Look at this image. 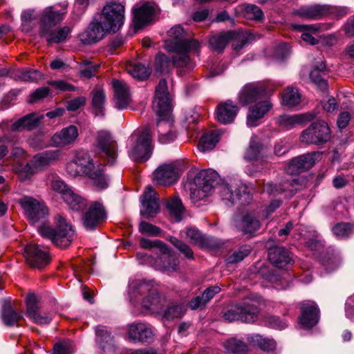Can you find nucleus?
Returning a JSON list of instances; mask_svg holds the SVG:
<instances>
[{"instance_id": "1", "label": "nucleus", "mask_w": 354, "mask_h": 354, "mask_svg": "<svg viewBox=\"0 0 354 354\" xmlns=\"http://www.w3.org/2000/svg\"><path fill=\"white\" fill-rule=\"evenodd\" d=\"M124 3L111 1L96 14L88 28L79 34L80 41L84 44H92L102 40L109 33H115L124 24L125 17Z\"/></svg>"}, {"instance_id": "2", "label": "nucleus", "mask_w": 354, "mask_h": 354, "mask_svg": "<svg viewBox=\"0 0 354 354\" xmlns=\"http://www.w3.org/2000/svg\"><path fill=\"white\" fill-rule=\"evenodd\" d=\"M152 106L158 117L157 127L159 142L167 144L174 141L176 134L172 129V122L169 120L171 99L165 79L160 80L156 88Z\"/></svg>"}, {"instance_id": "3", "label": "nucleus", "mask_w": 354, "mask_h": 354, "mask_svg": "<svg viewBox=\"0 0 354 354\" xmlns=\"http://www.w3.org/2000/svg\"><path fill=\"white\" fill-rule=\"evenodd\" d=\"M104 168L102 164L94 163L89 153L82 149L75 151L73 160L66 165V171L71 176H86L99 189L108 186Z\"/></svg>"}, {"instance_id": "4", "label": "nucleus", "mask_w": 354, "mask_h": 354, "mask_svg": "<svg viewBox=\"0 0 354 354\" xmlns=\"http://www.w3.org/2000/svg\"><path fill=\"white\" fill-rule=\"evenodd\" d=\"M55 222L56 224L55 227L44 223L38 228V232L42 237L50 239L56 246L60 248L69 246L75 237L72 225L61 215L55 216Z\"/></svg>"}, {"instance_id": "5", "label": "nucleus", "mask_w": 354, "mask_h": 354, "mask_svg": "<svg viewBox=\"0 0 354 354\" xmlns=\"http://www.w3.org/2000/svg\"><path fill=\"white\" fill-rule=\"evenodd\" d=\"M152 134L149 127L138 129L129 137L128 154L135 162H144L152 153Z\"/></svg>"}, {"instance_id": "6", "label": "nucleus", "mask_w": 354, "mask_h": 354, "mask_svg": "<svg viewBox=\"0 0 354 354\" xmlns=\"http://www.w3.org/2000/svg\"><path fill=\"white\" fill-rule=\"evenodd\" d=\"M168 38L165 41V49L169 52L186 53L190 51L197 52L199 43L196 39H189L186 32L180 25L173 26L167 32Z\"/></svg>"}, {"instance_id": "7", "label": "nucleus", "mask_w": 354, "mask_h": 354, "mask_svg": "<svg viewBox=\"0 0 354 354\" xmlns=\"http://www.w3.org/2000/svg\"><path fill=\"white\" fill-rule=\"evenodd\" d=\"M218 193L227 205L239 203L241 205L252 201V194L249 187L241 182L222 184L218 187Z\"/></svg>"}, {"instance_id": "8", "label": "nucleus", "mask_w": 354, "mask_h": 354, "mask_svg": "<svg viewBox=\"0 0 354 354\" xmlns=\"http://www.w3.org/2000/svg\"><path fill=\"white\" fill-rule=\"evenodd\" d=\"M171 58L166 55L158 53L155 58V68L161 73H168L171 66L181 68L179 71L189 72L194 69L195 63L191 60L186 53H175Z\"/></svg>"}, {"instance_id": "9", "label": "nucleus", "mask_w": 354, "mask_h": 354, "mask_svg": "<svg viewBox=\"0 0 354 354\" xmlns=\"http://www.w3.org/2000/svg\"><path fill=\"white\" fill-rule=\"evenodd\" d=\"M259 313L258 307L250 301H244L229 306L223 313V318L228 322L241 321L253 323Z\"/></svg>"}, {"instance_id": "10", "label": "nucleus", "mask_w": 354, "mask_h": 354, "mask_svg": "<svg viewBox=\"0 0 354 354\" xmlns=\"http://www.w3.org/2000/svg\"><path fill=\"white\" fill-rule=\"evenodd\" d=\"M68 3L66 1L45 8L39 15V33L55 28L64 19Z\"/></svg>"}, {"instance_id": "11", "label": "nucleus", "mask_w": 354, "mask_h": 354, "mask_svg": "<svg viewBox=\"0 0 354 354\" xmlns=\"http://www.w3.org/2000/svg\"><path fill=\"white\" fill-rule=\"evenodd\" d=\"M44 118V115L32 112L19 118L15 121L8 119L3 120L0 122V130L3 132L12 133L24 131H31L40 125Z\"/></svg>"}, {"instance_id": "12", "label": "nucleus", "mask_w": 354, "mask_h": 354, "mask_svg": "<svg viewBox=\"0 0 354 354\" xmlns=\"http://www.w3.org/2000/svg\"><path fill=\"white\" fill-rule=\"evenodd\" d=\"M330 139V130L326 122L319 120L312 123L304 130L299 137L300 142L306 145H323Z\"/></svg>"}, {"instance_id": "13", "label": "nucleus", "mask_w": 354, "mask_h": 354, "mask_svg": "<svg viewBox=\"0 0 354 354\" xmlns=\"http://www.w3.org/2000/svg\"><path fill=\"white\" fill-rule=\"evenodd\" d=\"M218 174L214 170L201 171L194 178L196 189L192 194L196 193L200 199L208 196L218 185Z\"/></svg>"}, {"instance_id": "14", "label": "nucleus", "mask_w": 354, "mask_h": 354, "mask_svg": "<svg viewBox=\"0 0 354 354\" xmlns=\"http://www.w3.org/2000/svg\"><path fill=\"white\" fill-rule=\"evenodd\" d=\"M267 97L265 86L260 82H251L244 85L240 90L237 100L242 106H247Z\"/></svg>"}, {"instance_id": "15", "label": "nucleus", "mask_w": 354, "mask_h": 354, "mask_svg": "<svg viewBox=\"0 0 354 354\" xmlns=\"http://www.w3.org/2000/svg\"><path fill=\"white\" fill-rule=\"evenodd\" d=\"M19 203L21 206L26 216L32 223L38 222L48 214V208L44 203L31 196H25L22 197L19 199Z\"/></svg>"}, {"instance_id": "16", "label": "nucleus", "mask_w": 354, "mask_h": 354, "mask_svg": "<svg viewBox=\"0 0 354 354\" xmlns=\"http://www.w3.org/2000/svg\"><path fill=\"white\" fill-rule=\"evenodd\" d=\"M96 148L107 158L109 163L112 165L115 162L118 158V144L109 132L101 131L97 133Z\"/></svg>"}, {"instance_id": "17", "label": "nucleus", "mask_w": 354, "mask_h": 354, "mask_svg": "<svg viewBox=\"0 0 354 354\" xmlns=\"http://www.w3.org/2000/svg\"><path fill=\"white\" fill-rule=\"evenodd\" d=\"M322 152L313 151L295 157L290 160L287 172L290 174H296L308 170L322 158Z\"/></svg>"}, {"instance_id": "18", "label": "nucleus", "mask_w": 354, "mask_h": 354, "mask_svg": "<svg viewBox=\"0 0 354 354\" xmlns=\"http://www.w3.org/2000/svg\"><path fill=\"white\" fill-rule=\"evenodd\" d=\"M24 257L31 267L41 269L50 262L48 251L37 244H29L24 248Z\"/></svg>"}, {"instance_id": "19", "label": "nucleus", "mask_w": 354, "mask_h": 354, "mask_svg": "<svg viewBox=\"0 0 354 354\" xmlns=\"http://www.w3.org/2000/svg\"><path fill=\"white\" fill-rule=\"evenodd\" d=\"M106 219V212L103 205L98 202H93L83 216V224L88 230L97 228Z\"/></svg>"}, {"instance_id": "20", "label": "nucleus", "mask_w": 354, "mask_h": 354, "mask_svg": "<svg viewBox=\"0 0 354 354\" xmlns=\"http://www.w3.org/2000/svg\"><path fill=\"white\" fill-rule=\"evenodd\" d=\"M301 315L299 322L304 328H311L319 319V310L317 304L313 301H305L300 304Z\"/></svg>"}, {"instance_id": "21", "label": "nucleus", "mask_w": 354, "mask_h": 354, "mask_svg": "<svg viewBox=\"0 0 354 354\" xmlns=\"http://www.w3.org/2000/svg\"><path fill=\"white\" fill-rule=\"evenodd\" d=\"M141 203L140 214L146 218L154 217L159 212L157 194L151 186L147 187L141 196Z\"/></svg>"}, {"instance_id": "22", "label": "nucleus", "mask_w": 354, "mask_h": 354, "mask_svg": "<svg viewBox=\"0 0 354 354\" xmlns=\"http://www.w3.org/2000/svg\"><path fill=\"white\" fill-rule=\"evenodd\" d=\"M79 136L78 128L73 124L56 132L51 138L53 147L64 148L75 144Z\"/></svg>"}, {"instance_id": "23", "label": "nucleus", "mask_w": 354, "mask_h": 354, "mask_svg": "<svg viewBox=\"0 0 354 354\" xmlns=\"http://www.w3.org/2000/svg\"><path fill=\"white\" fill-rule=\"evenodd\" d=\"M113 89V101L118 109H124L129 105L131 99L129 85L122 80L113 79L111 82Z\"/></svg>"}, {"instance_id": "24", "label": "nucleus", "mask_w": 354, "mask_h": 354, "mask_svg": "<svg viewBox=\"0 0 354 354\" xmlns=\"http://www.w3.org/2000/svg\"><path fill=\"white\" fill-rule=\"evenodd\" d=\"M156 12L153 3H145L133 10V23L135 29H140L147 25L151 20Z\"/></svg>"}, {"instance_id": "25", "label": "nucleus", "mask_w": 354, "mask_h": 354, "mask_svg": "<svg viewBox=\"0 0 354 354\" xmlns=\"http://www.w3.org/2000/svg\"><path fill=\"white\" fill-rule=\"evenodd\" d=\"M235 228L244 234H253L261 227V223L254 212H246L234 221Z\"/></svg>"}, {"instance_id": "26", "label": "nucleus", "mask_w": 354, "mask_h": 354, "mask_svg": "<svg viewBox=\"0 0 354 354\" xmlns=\"http://www.w3.org/2000/svg\"><path fill=\"white\" fill-rule=\"evenodd\" d=\"M178 178V169L173 165H162L153 172V181L159 185H171Z\"/></svg>"}, {"instance_id": "27", "label": "nucleus", "mask_w": 354, "mask_h": 354, "mask_svg": "<svg viewBox=\"0 0 354 354\" xmlns=\"http://www.w3.org/2000/svg\"><path fill=\"white\" fill-rule=\"evenodd\" d=\"M153 283L142 279L132 280L129 285V294L131 301L137 303L140 298L149 294H154Z\"/></svg>"}, {"instance_id": "28", "label": "nucleus", "mask_w": 354, "mask_h": 354, "mask_svg": "<svg viewBox=\"0 0 354 354\" xmlns=\"http://www.w3.org/2000/svg\"><path fill=\"white\" fill-rule=\"evenodd\" d=\"M268 259L275 267L286 269L293 265L294 261L290 252L283 247H274L269 250Z\"/></svg>"}, {"instance_id": "29", "label": "nucleus", "mask_w": 354, "mask_h": 354, "mask_svg": "<svg viewBox=\"0 0 354 354\" xmlns=\"http://www.w3.org/2000/svg\"><path fill=\"white\" fill-rule=\"evenodd\" d=\"M326 4L305 5L293 11V15L308 20H319L326 17Z\"/></svg>"}, {"instance_id": "30", "label": "nucleus", "mask_w": 354, "mask_h": 354, "mask_svg": "<svg viewBox=\"0 0 354 354\" xmlns=\"http://www.w3.org/2000/svg\"><path fill=\"white\" fill-rule=\"evenodd\" d=\"M128 337L134 342H148L153 337L151 328L145 323H133L128 326Z\"/></svg>"}, {"instance_id": "31", "label": "nucleus", "mask_w": 354, "mask_h": 354, "mask_svg": "<svg viewBox=\"0 0 354 354\" xmlns=\"http://www.w3.org/2000/svg\"><path fill=\"white\" fill-rule=\"evenodd\" d=\"M272 107V104L267 97L254 103V105L250 108L247 116L248 125L257 126V122L263 118Z\"/></svg>"}, {"instance_id": "32", "label": "nucleus", "mask_w": 354, "mask_h": 354, "mask_svg": "<svg viewBox=\"0 0 354 354\" xmlns=\"http://www.w3.org/2000/svg\"><path fill=\"white\" fill-rule=\"evenodd\" d=\"M27 315L37 324H48L51 321V317L49 315H40L39 313V306L37 296L30 293L26 298Z\"/></svg>"}, {"instance_id": "33", "label": "nucleus", "mask_w": 354, "mask_h": 354, "mask_svg": "<svg viewBox=\"0 0 354 354\" xmlns=\"http://www.w3.org/2000/svg\"><path fill=\"white\" fill-rule=\"evenodd\" d=\"M239 112L238 106L231 100L220 103L216 108L217 120L227 124L232 123Z\"/></svg>"}, {"instance_id": "34", "label": "nucleus", "mask_w": 354, "mask_h": 354, "mask_svg": "<svg viewBox=\"0 0 354 354\" xmlns=\"http://www.w3.org/2000/svg\"><path fill=\"white\" fill-rule=\"evenodd\" d=\"M61 157L62 152L60 150H48L35 155L31 159V164L34 166V168L40 170L57 162Z\"/></svg>"}, {"instance_id": "35", "label": "nucleus", "mask_w": 354, "mask_h": 354, "mask_svg": "<svg viewBox=\"0 0 354 354\" xmlns=\"http://www.w3.org/2000/svg\"><path fill=\"white\" fill-rule=\"evenodd\" d=\"M315 114L313 113H305L295 115H283L277 119V122L280 127L285 129H290L298 124L304 122H310L315 118Z\"/></svg>"}, {"instance_id": "36", "label": "nucleus", "mask_w": 354, "mask_h": 354, "mask_svg": "<svg viewBox=\"0 0 354 354\" xmlns=\"http://www.w3.org/2000/svg\"><path fill=\"white\" fill-rule=\"evenodd\" d=\"M298 182L297 180H286L279 185H274L268 183L264 185L263 191L269 194H280L283 192H288V196H292L297 189Z\"/></svg>"}, {"instance_id": "37", "label": "nucleus", "mask_w": 354, "mask_h": 354, "mask_svg": "<svg viewBox=\"0 0 354 354\" xmlns=\"http://www.w3.org/2000/svg\"><path fill=\"white\" fill-rule=\"evenodd\" d=\"M158 266H160L163 270L168 272H174L177 270L179 265L178 257L172 253L166 246V250H162L158 254V258L156 261Z\"/></svg>"}, {"instance_id": "38", "label": "nucleus", "mask_w": 354, "mask_h": 354, "mask_svg": "<svg viewBox=\"0 0 354 354\" xmlns=\"http://www.w3.org/2000/svg\"><path fill=\"white\" fill-rule=\"evenodd\" d=\"M70 32V27L64 26L58 29L50 28L46 30V32L39 33V35L48 44H59L65 41Z\"/></svg>"}, {"instance_id": "39", "label": "nucleus", "mask_w": 354, "mask_h": 354, "mask_svg": "<svg viewBox=\"0 0 354 354\" xmlns=\"http://www.w3.org/2000/svg\"><path fill=\"white\" fill-rule=\"evenodd\" d=\"M2 319L3 323L8 326H19V322L23 319L21 311L12 306L10 304L3 306Z\"/></svg>"}, {"instance_id": "40", "label": "nucleus", "mask_w": 354, "mask_h": 354, "mask_svg": "<svg viewBox=\"0 0 354 354\" xmlns=\"http://www.w3.org/2000/svg\"><path fill=\"white\" fill-rule=\"evenodd\" d=\"M233 35L234 31L231 30L212 36L209 39L211 48L218 53H222Z\"/></svg>"}, {"instance_id": "41", "label": "nucleus", "mask_w": 354, "mask_h": 354, "mask_svg": "<svg viewBox=\"0 0 354 354\" xmlns=\"http://www.w3.org/2000/svg\"><path fill=\"white\" fill-rule=\"evenodd\" d=\"M165 303V300L162 299L156 290H154V294H149L143 297L142 306L153 313H159L162 311V306Z\"/></svg>"}, {"instance_id": "42", "label": "nucleus", "mask_w": 354, "mask_h": 354, "mask_svg": "<svg viewBox=\"0 0 354 354\" xmlns=\"http://www.w3.org/2000/svg\"><path fill=\"white\" fill-rule=\"evenodd\" d=\"M326 67L324 62H321L319 66H315L310 74V80L315 83L320 90L325 91L328 89V83L324 77L326 75Z\"/></svg>"}, {"instance_id": "43", "label": "nucleus", "mask_w": 354, "mask_h": 354, "mask_svg": "<svg viewBox=\"0 0 354 354\" xmlns=\"http://www.w3.org/2000/svg\"><path fill=\"white\" fill-rule=\"evenodd\" d=\"M64 201L72 209L80 212L84 210L87 206V202L85 198L75 193L72 189L70 192H66Z\"/></svg>"}, {"instance_id": "44", "label": "nucleus", "mask_w": 354, "mask_h": 354, "mask_svg": "<svg viewBox=\"0 0 354 354\" xmlns=\"http://www.w3.org/2000/svg\"><path fill=\"white\" fill-rule=\"evenodd\" d=\"M247 340L252 346H257L266 351L274 350L276 345L273 339L263 337L258 334L248 335Z\"/></svg>"}, {"instance_id": "45", "label": "nucleus", "mask_w": 354, "mask_h": 354, "mask_svg": "<svg viewBox=\"0 0 354 354\" xmlns=\"http://www.w3.org/2000/svg\"><path fill=\"white\" fill-rule=\"evenodd\" d=\"M219 137L220 133L217 130L204 134L199 141L198 149L203 152L212 149L218 142Z\"/></svg>"}, {"instance_id": "46", "label": "nucleus", "mask_w": 354, "mask_h": 354, "mask_svg": "<svg viewBox=\"0 0 354 354\" xmlns=\"http://www.w3.org/2000/svg\"><path fill=\"white\" fill-rule=\"evenodd\" d=\"M292 27L294 30L301 32V39L307 44L315 45L318 43V40L311 35L317 32L318 28L316 26L292 24Z\"/></svg>"}, {"instance_id": "47", "label": "nucleus", "mask_w": 354, "mask_h": 354, "mask_svg": "<svg viewBox=\"0 0 354 354\" xmlns=\"http://www.w3.org/2000/svg\"><path fill=\"white\" fill-rule=\"evenodd\" d=\"M127 70L132 77L140 80H146L150 75L149 68L139 62H129L127 66Z\"/></svg>"}, {"instance_id": "48", "label": "nucleus", "mask_w": 354, "mask_h": 354, "mask_svg": "<svg viewBox=\"0 0 354 354\" xmlns=\"http://www.w3.org/2000/svg\"><path fill=\"white\" fill-rule=\"evenodd\" d=\"M301 102V94L297 88L288 86L282 93L283 104L292 107Z\"/></svg>"}, {"instance_id": "49", "label": "nucleus", "mask_w": 354, "mask_h": 354, "mask_svg": "<svg viewBox=\"0 0 354 354\" xmlns=\"http://www.w3.org/2000/svg\"><path fill=\"white\" fill-rule=\"evenodd\" d=\"M167 207L169 210L171 217L175 221H180L182 219V215L184 212V207L182 202L178 197H174L167 203Z\"/></svg>"}, {"instance_id": "50", "label": "nucleus", "mask_w": 354, "mask_h": 354, "mask_svg": "<svg viewBox=\"0 0 354 354\" xmlns=\"http://www.w3.org/2000/svg\"><path fill=\"white\" fill-rule=\"evenodd\" d=\"M106 100L105 93L102 89L97 88L93 91L92 106L96 115H104V106Z\"/></svg>"}, {"instance_id": "51", "label": "nucleus", "mask_w": 354, "mask_h": 354, "mask_svg": "<svg viewBox=\"0 0 354 354\" xmlns=\"http://www.w3.org/2000/svg\"><path fill=\"white\" fill-rule=\"evenodd\" d=\"M225 350L233 354H245L248 351V346L243 341L232 337L224 343Z\"/></svg>"}, {"instance_id": "52", "label": "nucleus", "mask_w": 354, "mask_h": 354, "mask_svg": "<svg viewBox=\"0 0 354 354\" xmlns=\"http://www.w3.org/2000/svg\"><path fill=\"white\" fill-rule=\"evenodd\" d=\"M185 234L186 237L195 245L201 248H206L210 245L209 239L195 228H188Z\"/></svg>"}, {"instance_id": "53", "label": "nucleus", "mask_w": 354, "mask_h": 354, "mask_svg": "<svg viewBox=\"0 0 354 354\" xmlns=\"http://www.w3.org/2000/svg\"><path fill=\"white\" fill-rule=\"evenodd\" d=\"M185 308L182 305H170L165 309V305L162 306V311L159 313L167 320H171L176 318H180L185 314Z\"/></svg>"}, {"instance_id": "54", "label": "nucleus", "mask_w": 354, "mask_h": 354, "mask_svg": "<svg viewBox=\"0 0 354 354\" xmlns=\"http://www.w3.org/2000/svg\"><path fill=\"white\" fill-rule=\"evenodd\" d=\"M15 77L23 82H31L41 80L42 75L37 70L22 68L17 71Z\"/></svg>"}, {"instance_id": "55", "label": "nucleus", "mask_w": 354, "mask_h": 354, "mask_svg": "<svg viewBox=\"0 0 354 354\" xmlns=\"http://www.w3.org/2000/svg\"><path fill=\"white\" fill-rule=\"evenodd\" d=\"M36 18L37 15L34 9L24 10L21 15L22 30L26 32L31 31Z\"/></svg>"}, {"instance_id": "56", "label": "nucleus", "mask_w": 354, "mask_h": 354, "mask_svg": "<svg viewBox=\"0 0 354 354\" xmlns=\"http://www.w3.org/2000/svg\"><path fill=\"white\" fill-rule=\"evenodd\" d=\"M97 342L102 348L113 342V337L110 331L104 326H98L96 328Z\"/></svg>"}, {"instance_id": "57", "label": "nucleus", "mask_w": 354, "mask_h": 354, "mask_svg": "<svg viewBox=\"0 0 354 354\" xmlns=\"http://www.w3.org/2000/svg\"><path fill=\"white\" fill-rule=\"evenodd\" d=\"M252 248L250 245H241L227 257V261L228 263H238L248 257L250 254Z\"/></svg>"}, {"instance_id": "58", "label": "nucleus", "mask_w": 354, "mask_h": 354, "mask_svg": "<svg viewBox=\"0 0 354 354\" xmlns=\"http://www.w3.org/2000/svg\"><path fill=\"white\" fill-rule=\"evenodd\" d=\"M19 141L17 136H12L4 134L0 136V160L6 156L8 153V147L6 145L7 143L11 145H16Z\"/></svg>"}, {"instance_id": "59", "label": "nucleus", "mask_w": 354, "mask_h": 354, "mask_svg": "<svg viewBox=\"0 0 354 354\" xmlns=\"http://www.w3.org/2000/svg\"><path fill=\"white\" fill-rule=\"evenodd\" d=\"M263 151L264 148L261 144L252 141L245 156L250 160H257L263 157Z\"/></svg>"}, {"instance_id": "60", "label": "nucleus", "mask_w": 354, "mask_h": 354, "mask_svg": "<svg viewBox=\"0 0 354 354\" xmlns=\"http://www.w3.org/2000/svg\"><path fill=\"white\" fill-rule=\"evenodd\" d=\"M170 243L175 246L185 257L189 259H194V252L189 245L176 237L171 236Z\"/></svg>"}, {"instance_id": "61", "label": "nucleus", "mask_w": 354, "mask_h": 354, "mask_svg": "<svg viewBox=\"0 0 354 354\" xmlns=\"http://www.w3.org/2000/svg\"><path fill=\"white\" fill-rule=\"evenodd\" d=\"M326 17H330L336 19H341L349 13L346 7L335 6L326 4Z\"/></svg>"}, {"instance_id": "62", "label": "nucleus", "mask_w": 354, "mask_h": 354, "mask_svg": "<svg viewBox=\"0 0 354 354\" xmlns=\"http://www.w3.org/2000/svg\"><path fill=\"white\" fill-rule=\"evenodd\" d=\"M98 68V64H93L88 60H84L81 62V69L80 71V76L90 78L95 75Z\"/></svg>"}, {"instance_id": "63", "label": "nucleus", "mask_w": 354, "mask_h": 354, "mask_svg": "<svg viewBox=\"0 0 354 354\" xmlns=\"http://www.w3.org/2000/svg\"><path fill=\"white\" fill-rule=\"evenodd\" d=\"M140 245L145 249H156L158 251V254L162 250H166V245L159 240L151 241L149 239L142 238L140 240Z\"/></svg>"}, {"instance_id": "64", "label": "nucleus", "mask_w": 354, "mask_h": 354, "mask_svg": "<svg viewBox=\"0 0 354 354\" xmlns=\"http://www.w3.org/2000/svg\"><path fill=\"white\" fill-rule=\"evenodd\" d=\"M51 188L53 191L58 192L62 195V198H64L65 194L70 192L72 189L68 187L64 180L59 178H55L51 182Z\"/></svg>"}]
</instances>
